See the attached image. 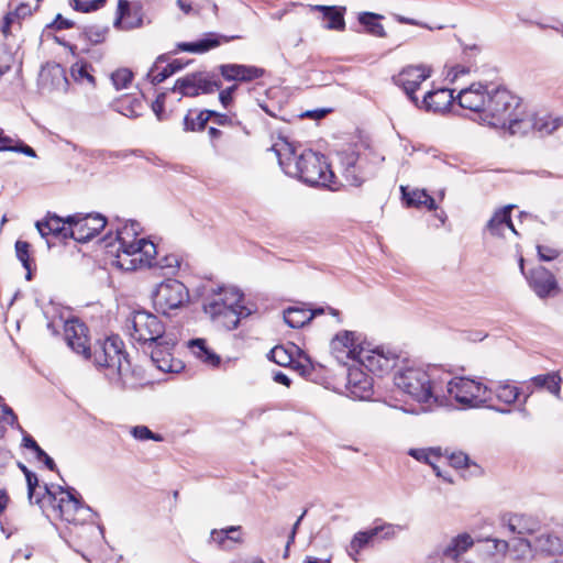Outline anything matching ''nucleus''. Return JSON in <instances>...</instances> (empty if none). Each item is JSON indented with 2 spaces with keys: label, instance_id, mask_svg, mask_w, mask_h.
Segmentation results:
<instances>
[{
  "label": "nucleus",
  "instance_id": "nucleus-22",
  "mask_svg": "<svg viewBox=\"0 0 563 563\" xmlns=\"http://www.w3.org/2000/svg\"><path fill=\"white\" fill-rule=\"evenodd\" d=\"M144 12L140 2L130 3L128 0H119L114 26L122 25L124 30H133L143 26Z\"/></svg>",
  "mask_w": 563,
  "mask_h": 563
},
{
  "label": "nucleus",
  "instance_id": "nucleus-18",
  "mask_svg": "<svg viewBox=\"0 0 563 563\" xmlns=\"http://www.w3.org/2000/svg\"><path fill=\"white\" fill-rule=\"evenodd\" d=\"M64 330L68 346L85 358H90L91 350L88 344L87 327L79 320H69L65 322Z\"/></svg>",
  "mask_w": 563,
  "mask_h": 563
},
{
  "label": "nucleus",
  "instance_id": "nucleus-34",
  "mask_svg": "<svg viewBox=\"0 0 563 563\" xmlns=\"http://www.w3.org/2000/svg\"><path fill=\"white\" fill-rule=\"evenodd\" d=\"M314 10L323 13V18L328 20L325 27L328 30L342 31L345 27L343 12L344 9H338L336 7L327 5H314Z\"/></svg>",
  "mask_w": 563,
  "mask_h": 563
},
{
  "label": "nucleus",
  "instance_id": "nucleus-7",
  "mask_svg": "<svg viewBox=\"0 0 563 563\" xmlns=\"http://www.w3.org/2000/svg\"><path fill=\"white\" fill-rule=\"evenodd\" d=\"M520 106L518 97L501 87L492 88L481 121L493 128L506 129L510 117L516 115Z\"/></svg>",
  "mask_w": 563,
  "mask_h": 563
},
{
  "label": "nucleus",
  "instance_id": "nucleus-45",
  "mask_svg": "<svg viewBox=\"0 0 563 563\" xmlns=\"http://www.w3.org/2000/svg\"><path fill=\"white\" fill-rule=\"evenodd\" d=\"M30 243L26 241L18 240L15 242V253L19 261L22 263V266L26 269V279L31 280L32 271H31V257H30Z\"/></svg>",
  "mask_w": 563,
  "mask_h": 563
},
{
  "label": "nucleus",
  "instance_id": "nucleus-38",
  "mask_svg": "<svg viewBox=\"0 0 563 563\" xmlns=\"http://www.w3.org/2000/svg\"><path fill=\"white\" fill-rule=\"evenodd\" d=\"M533 132L539 133L541 136L551 134L561 126L563 122L561 118H552V115L547 113L542 115L533 113Z\"/></svg>",
  "mask_w": 563,
  "mask_h": 563
},
{
  "label": "nucleus",
  "instance_id": "nucleus-46",
  "mask_svg": "<svg viewBox=\"0 0 563 563\" xmlns=\"http://www.w3.org/2000/svg\"><path fill=\"white\" fill-rule=\"evenodd\" d=\"M268 358L280 366H290L294 364L292 355L282 345H277L268 353Z\"/></svg>",
  "mask_w": 563,
  "mask_h": 563
},
{
  "label": "nucleus",
  "instance_id": "nucleus-44",
  "mask_svg": "<svg viewBox=\"0 0 563 563\" xmlns=\"http://www.w3.org/2000/svg\"><path fill=\"white\" fill-rule=\"evenodd\" d=\"M47 75L53 78L55 89L67 91L69 82L65 69L59 64L49 67L42 76L45 77Z\"/></svg>",
  "mask_w": 563,
  "mask_h": 563
},
{
  "label": "nucleus",
  "instance_id": "nucleus-28",
  "mask_svg": "<svg viewBox=\"0 0 563 563\" xmlns=\"http://www.w3.org/2000/svg\"><path fill=\"white\" fill-rule=\"evenodd\" d=\"M537 552L547 556L563 555V540L554 531H545L533 540Z\"/></svg>",
  "mask_w": 563,
  "mask_h": 563
},
{
  "label": "nucleus",
  "instance_id": "nucleus-6",
  "mask_svg": "<svg viewBox=\"0 0 563 563\" xmlns=\"http://www.w3.org/2000/svg\"><path fill=\"white\" fill-rule=\"evenodd\" d=\"M445 393L462 409L492 408L489 406V402L493 400L492 388L473 378L456 376L449 380L444 379ZM493 408L503 415L510 413V409L507 408Z\"/></svg>",
  "mask_w": 563,
  "mask_h": 563
},
{
  "label": "nucleus",
  "instance_id": "nucleus-33",
  "mask_svg": "<svg viewBox=\"0 0 563 563\" xmlns=\"http://www.w3.org/2000/svg\"><path fill=\"white\" fill-rule=\"evenodd\" d=\"M490 388L493 390V397L507 406L515 404L520 396V388L511 385L507 380L499 382L495 387Z\"/></svg>",
  "mask_w": 563,
  "mask_h": 563
},
{
  "label": "nucleus",
  "instance_id": "nucleus-62",
  "mask_svg": "<svg viewBox=\"0 0 563 563\" xmlns=\"http://www.w3.org/2000/svg\"><path fill=\"white\" fill-rule=\"evenodd\" d=\"M56 30H68L74 26V22L65 19L62 14H57L53 23L49 25Z\"/></svg>",
  "mask_w": 563,
  "mask_h": 563
},
{
  "label": "nucleus",
  "instance_id": "nucleus-5",
  "mask_svg": "<svg viewBox=\"0 0 563 563\" xmlns=\"http://www.w3.org/2000/svg\"><path fill=\"white\" fill-rule=\"evenodd\" d=\"M243 294L232 287L212 289L203 302V311L212 321L225 330L238 328L242 318L249 317L251 310L242 305Z\"/></svg>",
  "mask_w": 563,
  "mask_h": 563
},
{
  "label": "nucleus",
  "instance_id": "nucleus-23",
  "mask_svg": "<svg viewBox=\"0 0 563 563\" xmlns=\"http://www.w3.org/2000/svg\"><path fill=\"white\" fill-rule=\"evenodd\" d=\"M453 101V91L448 88H441L429 91L421 102L418 100L417 107L429 112L443 113L449 110Z\"/></svg>",
  "mask_w": 563,
  "mask_h": 563
},
{
  "label": "nucleus",
  "instance_id": "nucleus-26",
  "mask_svg": "<svg viewBox=\"0 0 563 563\" xmlns=\"http://www.w3.org/2000/svg\"><path fill=\"white\" fill-rule=\"evenodd\" d=\"M504 522L510 532L517 534H532L541 528V520L537 516L529 514L505 516Z\"/></svg>",
  "mask_w": 563,
  "mask_h": 563
},
{
  "label": "nucleus",
  "instance_id": "nucleus-27",
  "mask_svg": "<svg viewBox=\"0 0 563 563\" xmlns=\"http://www.w3.org/2000/svg\"><path fill=\"white\" fill-rule=\"evenodd\" d=\"M168 60V56L166 54L159 55L148 73L146 74L147 79L152 85H158L163 82L166 78L174 75L175 73L181 70L185 67V64L180 59H174L168 63L163 69H159L161 64L166 63Z\"/></svg>",
  "mask_w": 563,
  "mask_h": 563
},
{
  "label": "nucleus",
  "instance_id": "nucleus-36",
  "mask_svg": "<svg viewBox=\"0 0 563 563\" xmlns=\"http://www.w3.org/2000/svg\"><path fill=\"white\" fill-rule=\"evenodd\" d=\"M4 151L22 153L29 157H36V153L31 146L20 140H14L5 135L4 131L0 129V152Z\"/></svg>",
  "mask_w": 563,
  "mask_h": 563
},
{
  "label": "nucleus",
  "instance_id": "nucleus-54",
  "mask_svg": "<svg viewBox=\"0 0 563 563\" xmlns=\"http://www.w3.org/2000/svg\"><path fill=\"white\" fill-rule=\"evenodd\" d=\"M241 529V527H235V526H232V527H229L227 529H221V530H212L211 531V540L216 543H218L219 545H223L224 542L228 540V537H229V533H236L239 532Z\"/></svg>",
  "mask_w": 563,
  "mask_h": 563
},
{
  "label": "nucleus",
  "instance_id": "nucleus-17",
  "mask_svg": "<svg viewBox=\"0 0 563 563\" xmlns=\"http://www.w3.org/2000/svg\"><path fill=\"white\" fill-rule=\"evenodd\" d=\"M397 358V355L391 352L385 353L379 349L369 351L363 349L362 356L357 363L367 371L382 376L395 367Z\"/></svg>",
  "mask_w": 563,
  "mask_h": 563
},
{
  "label": "nucleus",
  "instance_id": "nucleus-43",
  "mask_svg": "<svg viewBox=\"0 0 563 563\" xmlns=\"http://www.w3.org/2000/svg\"><path fill=\"white\" fill-rule=\"evenodd\" d=\"M194 112L190 110L184 118V130L185 131H201L206 128L207 122L209 121V115L207 110L200 111L196 117L192 115Z\"/></svg>",
  "mask_w": 563,
  "mask_h": 563
},
{
  "label": "nucleus",
  "instance_id": "nucleus-40",
  "mask_svg": "<svg viewBox=\"0 0 563 563\" xmlns=\"http://www.w3.org/2000/svg\"><path fill=\"white\" fill-rule=\"evenodd\" d=\"M531 382L538 388H545L555 396L560 395L562 378L559 373L537 375L531 378Z\"/></svg>",
  "mask_w": 563,
  "mask_h": 563
},
{
  "label": "nucleus",
  "instance_id": "nucleus-2",
  "mask_svg": "<svg viewBox=\"0 0 563 563\" xmlns=\"http://www.w3.org/2000/svg\"><path fill=\"white\" fill-rule=\"evenodd\" d=\"M272 150L276 153L278 163L287 175L310 186L336 189L334 173L330 169L324 155L312 150H305L297 155L295 147L285 141L282 144L273 145Z\"/></svg>",
  "mask_w": 563,
  "mask_h": 563
},
{
  "label": "nucleus",
  "instance_id": "nucleus-51",
  "mask_svg": "<svg viewBox=\"0 0 563 563\" xmlns=\"http://www.w3.org/2000/svg\"><path fill=\"white\" fill-rule=\"evenodd\" d=\"M106 0H73V8L80 12L96 11L102 8Z\"/></svg>",
  "mask_w": 563,
  "mask_h": 563
},
{
  "label": "nucleus",
  "instance_id": "nucleus-15",
  "mask_svg": "<svg viewBox=\"0 0 563 563\" xmlns=\"http://www.w3.org/2000/svg\"><path fill=\"white\" fill-rule=\"evenodd\" d=\"M366 155H357L356 152H343L340 154L342 176L350 186L360 187L369 176L373 169L363 165Z\"/></svg>",
  "mask_w": 563,
  "mask_h": 563
},
{
  "label": "nucleus",
  "instance_id": "nucleus-57",
  "mask_svg": "<svg viewBox=\"0 0 563 563\" xmlns=\"http://www.w3.org/2000/svg\"><path fill=\"white\" fill-rule=\"evenodd\" d=\"M356 154L367 156V159L363 161V165L367 168H372L373 173L375 172V166L384 161L383 156H379L378 154L374 153L371 150H366L362 153H356Z\"/></svg>",
  "mask_w": 563,
  "mask_h": 563
},
{
  "label": "nucleus",
  "instance_id": "nucleus-29",
  "mask_svg": "<svg viewBox=\"0 0 563 563\" xmlns=\"http://www.w3.org/2000/svg\"><path fill=\"white\" fill-rule=\"evenodd\" d=\"M512 208V205H508L494 213L486 225L492 235L503 236L505 230H510L512 233L518 234L510 217Z\"/></svg>",
  "mask_w": 563,
  "mask_h": 563
},
{
  "label": "nucleus",
  "instance_id": "nucleus-4",
  "mask_svg": "<svg viewBox=\"0 0 563 563\" xmlns=\"http://www.w3.org/2000/svg\"><path fill=\"white\" fill-rule=\"evenodd\" d=\"M98 367L108 372L110 379L120 380L123 388L134 387L140 379L136 368H132L128 354L124 351V343L118 335H112L103 341H98L91 357Z\"/></svg>",
  "mask_w": 563,
  "mask_h": 563
},
{
  "label": "nucleus",
  "instance_id": "nucleus-1",
  "mask_svg": "<svg viewBox=\"0 0 563 563\" xmlns=\"http://www.w3.org/2000/svg\"><path fill=\"white\" fill-rule=\"evenodd\" d=\"M141 225L137 221H129L117 231V250L114 264L123 271H136L141 268H159L165 274H175L180 265L177 255L169 254L156 258V245L145 239H137Z\"/></svg>",
  "mask_w": 563,
  "mask_h": 563
},
{
  "label": "nucleus",
  "instance_id": "nucleus-61",
  "mask_svg": "<svg viewBox=\"0 0 563 563\" xmlns=\"http://www.w3.org/2000/svg\"><path fill=\"white\" fill-rule=\"evenodd\" d=\"M166 93H159L156 99L152 103V110L156 114L157 119L162 121L164 119V104H165Z\"/></svg>",
  "mask_w": 563,
  "mask_h": 563
},
{
  "label": "nucleus",
  "instance_id": "nucleus-12",
  "mask_svg": "<svg viewBox=\"0 0 563 563\" xmlns=\"http://www.w3.org/2000/svg\"><path fill=\"white\" fill-rule=\"evenodd\" d=\"M67 222L70 225L68 229L70 239L79 243H85L98 235L107 224L106 218L100 213L68 216Z\"/></svg>",
  "mask_w": 563,
  "mask_h": 563
},
{
  "label": "nucleus",
  "instance_id": "nucleus-47",
  "mask_svg": "<svg viewBox=\"0 0 563 563\" xmlns=\"http://www.w3.org/2000/svg\"><path fill=\"white\" fill-rule=\"evenodd\" d=\"M58 490H52L47 485L40 486L36 489V497L40 499L38 501H33L32 504L38 505L40 508L44 509L45 504H49L53 506L55 501H57Z\"/></svg>",
  "mask_w": 563,
  "mask_h": 563
},
{
  "label": "nucleus",
  "instance_id": "nucleus-56",
  "mask_svg": "<svg viewBox=\"0 0 563 563\" xmlns=\"http://www.w3.org/2000/svg\"><path fill=\"white\" fill-rule=\"evenodd\" d=\"M408 206L421 207L428 194L424 190H415L411 194H406L404 190Z\"/></svg>",
  "mask_w": 563,
  "mask_h": 563
},
{
  "label": "nucleus",
  "instance_id": "nucleus-24",
  "mask_svg": "<svg viewBox=\"0 0 563 563\" xmlns=\"http://www.w3.org/2000/svg\"><path fill=\"white\" fill-rule=\"evenodd\" d=\"M220 75L228 81H251L263 77V68L240 64H222L218 67Z\"/></svg>",
  "mask_w": 563,
  "mask_h": 563
},
{
  "label": "nucleus",
  "instance_id": "nucleus-10",
  "mask_svg": "<svg viewBox=\"0 0 563 563\" xmlns=\"http://www.w3.org/2000/svg\"><path fill=\"white\" fill-rule=\"evenodd\" d=\"M221 87L222 81L216 74L196 71L178 78L172 91L178 92L181 97H197L199 95L212 93Z\"/></svg>",
  "mask_w": 563,
  "mask_h": 563
},
{
  "label": "nucleus",
  "instance_id": "nucleus-25",
  "mask_svg": "<svg viewBox=\"0 0 563 563\" xmlns=\"http://www.w3.org/2000/svg\"><path fill=\"white\" fill-rule=\"evenodd\" d=\"M70 225L67 222V218L63 219L56 214L47 213L44 220L36 222V229L40 234L47 239L53 236L57 240L65 241L70 239L68 229Z\"/></svg>",
  "mask_w": 563,
  "mask_h": 563
},
{
  "label": "nucleus",
  "instance_id": "nucleus-3",
  "mask_svg": "<svg viewBox=\"0 0 563 563\" xmlns=\"http://www.w3.org/2000/svg\"><path fill=\"white\" fill-rule=\"evenodd\" d=\"M394 384L415 401L428 407L442 405L445 398L444 379L440 377V369L437 367L399 369L394 375Z\"/></svg>",
  "mask_w": 563,
  "mask_h": 563
},
{
  "label": "nucleus",
  "instance_id": "nucleus-30",
  "mask_svg": "<svg viewBox=\"0 0 563 563\" xmlns=\"http://www.w3.org/2000/svg\"><path fill=\"white\" fill-rule=\"evenodd\" d=\"M533 113L523 112L519 106L516 110V115L510 117L509 122H507L506 129L510 135L523 136L529 132H533Z\"/></svg>",
  "mask_w": 563,
  "mask_h": 563
},
{
  "label": "nucleus",
  "instance_id": "nucleus-21",
  "mask_svg": "<svg viewBox=\"0 0 563 563\" xmlns=\"http://www.w3.org/2000/svg\"><path fill=\"white\" fill-rule=\"evenodd\" d=\"M345 387L352 398L365 400L373 395V378L360 367H350Z\"/></svg>",
  "mask_w": 563,
  "mask_h": 563
},
{
  "label": "nucleus",
  "instance_id": "nucleus-11",
  "mask_svg": "<svg viewBox=\"0 0 563 563\" xmlns=\"http://www.w3.org/2000/svg\"><path fill=\"white\" fill-rule=\"evenodd\" d=\"M57 501L53 504V510L66 522L81 525L91 509L76 498L74 488L64 489L57 486Z\"/></svg>",
  "mask_w": 563,
  "mask_h": 563
},
{
  "label": "nucleus",
  "instance_id": "nucleus-14",
  "mask_svg": "<svg viewBox=\"0 0 563 563\" xmlns=\"http://www.w3.org/2000/svg\"><path fill=\"white\" fill-rule=\"evenodd\" d=\"M431 74L432 69L427 65H408L393 77V81L404 89L415 106H418V98L415 92L419 89L421 82L431 77Z\"/></svg>",
  "mask_w": 563,
  "mask_h": 563
},
{
  "label": "nucleus",
  "instance_id": "nucleus-60",
  "mask_svg": "<svg viewBox=\"0 0 563 563\" xmlns=\"http://www.w3.org/2000/svg\"><path fill=\"white\" fill-rule=\"evenodd\" d=\"M238 89V86L236 85H233V86H230L225 89H222L219 93V100L221 102V104L224 107V108H228L232 100H233V93L234 91Z\"/></svg>",
  "mask_w": 563,
  "mask_h": 563
},
{
  "label": "nucleus",
  "instance_id": "nucleus-58",
  "mask_svg": "<svg viewBox=\"0 0 563 563\" xmlns=\"http://www.w3.org/2000/svg\"><path fill=\"white\" fill-rule=\"evenodd\" d=\"M537 250L540 258L545 262L556 258L560 254L559 250L548 245H538Z\"/></svg>",
  "mask_w": 563,
  "mask_h": 563
},
{
  "label": "nucleus",
  "instance_id": "nucleus-63",
  "mask_svg": "<svg viewBox=\"0 0 563 563\" xmlns=\"http://www.w3.org/2000/svg\"><path fill=\"white\" fill-rule=\"evenodd\" d=\"M209 115V120L212 118L214 123L218 125H228L231 124V118L228 114L219 113L213 110H207Z\"/></svg>",
  "mask_w": 563,
  "mask_h": 563
},
{
  "label": "nucleus",
  "instance_id": "nucleus-16",
  "mask_svg": "<svg viewBox=\"0 0 563 563\" xmlns=\"http://www.w3.org/2000/svg\"><path fill=\"white\" fill-rule=\"evenodd\" d=\"M526 277L539 298L555 297L561 291L555 276L543 266L532 268Z\"/></svg>",
  "mask_w": 563,
  "mask_h": 563
},
{
  "label": "nucleus",
  "instance_id": "nucleus-13",
  "mask_svg": "<svg viewBox=\"0 0 563 563\" xmlns=\"http://www.w3.org/2000/svg\"><path fill=\"white\" fill-rule=\"evenodd\" d=\"M330 350L340 364L346 365L349 361L358 362L363 352L361 335L354 331L342 330L331 340Z\"/></svg>",
  "mask_w": 563,
  "mask_h": 563
},
{
  "label": "nucleus",
  "instance_id": "nucleus-52",
  "mask_svg": "<svg viewBox=\"0 0 563 563\" xmlns=\"http://www.w3.org/2000/svg\"><path fill=\"white\" fill-rule=\"evenodd\" d=\"M131 433L135 439L141 440V441H144V440L162 441V437L159 434L153 433L145 426L133 427L131 430Z\"/></svg>",
  "mask_w": 563,
  "mask_h": 563
},
{
  "label": "nucleus",
  "instance_id": "nucleus-59",
  "mask_svg": "<svg viewBox=\"0 0 563 563\" xmlns=\"http://www.w3.org/2000/svg\"><path fill=\"white\" fill-rule=\"evenodd\" d=\"M470 459L463 452L452 453L450 456V463L455 468H463L468 466Z\"/></svg>",
  "mask_w": 563,
  "mask_h": 563
},
{
  "label": "nucleus",
  "instance_id": "nucleus-41",
  "mask_svg": "<svg viewBox=\"0 0 563 563\" xmlns=\"http://www.w3.org/2000/svg\"><path fill=\"white\" fill-rule=\"evenodd\" d=\"M90 68H91V66L85 60L76 62L70 67V76L76 82H79V84L87 82L90 87H95L96 80H95V77L89 71Z\"/></svg>",
  "mask_w": 563,
  "mask_h": 563
},
{
  "label": "nucleus",
  "instance_id": "nucleus-42",
  "mask_svg": "<svg viewBox=\"0 0 563 563\" xmlns=\"http://www.w3.org/2000/svg\"><path fill=\"white\" fill-rule=\"evenodd\" d=\"M382 16L376 13L364 12V13L360 14L358 21L361 24H363L366 27V30L369 34L377 36V37H385L386 36L385 29H384L383 24H380L377 21Z\"/></svg>",
  "mask_w": 563,
  "mask_h": 563
},
{
  "label": "nucleus",
  "instance_id": "nucleus-35",
  "mask_svg": "<svg viewBox=\"0 0 563 563\" xmlns=\"http://www.w3.org/2000/svg\"><path fill=\"white\" fill-rule=\"evenodd\" d=\"M312 319L313 313H310V309L290 307L284 311L285 322L294 329L303 327Z\"/></svg>",
  "mask_w": 563,
  "mask_h": 563
},
{
  "label": "nucleus",
  "instance_id": "nucleus-50",
  "mask_svg": "<svg viewBox=\"0 0 563 563\" xmlns=\"http://www.w3.org/2000/svg\"><path fill=\"white\" fill-rule=\"evenodd\" d=\"M108 29L107 27H100V26H87L84 30V34L86 38L91 44H99L102 43L106 38Z\"/></svg>",
  "mask_w": 563,
  "mask_h": 563
},
{
  "label": "nucleus",
  "instance_id": "nucleus-49",
  "mask_svg": "<svg viewBox=\"0 0 563 563\" xmlns=\"http://www.w3.org/2000/svg\"><path fill=\"white\" fill-rule=\"evenodd\" d=\"M133 73L129 68H120L112 73L111 80L117 90L125 89L131 84Z\"/></svg>",
  "mask_w": 563,
  "mask_h": 563
},
{
  "label": "nucleus",
  "instance_id": "nucleus-19",
  "mask_svg": "<svg viewBox=\"0 0 563 563\" xmlns=\"http://www.w3.org/2000/svg\"><path fill=\"white\" fill-rule=\"evenodd\" d=\"M490 90L487 85L481 82L472 84L468 88L462 89L457 95L459 104L481 115L484 113Z\"/></svg>",
  "mask_w": 563,
  "mask_h": 563
},
{
  "label": "nucleus",
  "instance_id": "nucleus-37",
  "mask_svg": "<svg viewBox=\"0 0 563 563\" xmlns=\"http://www.w3.org/2000/svg\"><path fill=\"white\" fill-rule=\"evenodd\" d=\"M192 353L205 364L216 367L220 364V356L208 349L203 339H195L190 342Z\"/></svg>",
  "mask_w": 563,
  "mask_h": 563
},
{
  "label": "nucleus",
  "instance_id": "nucleus-53",
  "mask_svg": "<svg viewBox=\"0 0 563 563\" xmlns=\"http://www.w3.org/2000/svg\"><path fill=\"white\" fill-rule=\"evenodd\" d=\"M409 455L415 457L417 461H421V462L428 463L430 465H433L432 461H431V457H438V453L433 449H430V450L411 449L409 451Z\"/></svg>",
  "mask_w": 563,
  "mask_h": 563
},
{
  "label": "nucleus",
  "instance_id": "nucleus-20",
  "mask_svg": "<svg viewBox=\"0 0 563 563\" xmlns=\"http://www.w3.org/2000/svg\"><path fill=\"white\" fill-rule=\"evenodd\" d=\"M175 340L167 336L155 343L151 351V362L164 373L178 372L181 366L179 362H175L172 356V350L175 346Z\"/></svg>",
  "mask_w": 563,
  "mask_h": 563
},
{
  "label": "nucleus",
  "instance_id": "nucleus-9",
  "mask_svg": "<svg viewBox=\"0 0 563 563\" xmlns=\"http://www.w3.org/2000/svg\"><path fill=\"white\" fill-rule=\"evenodd\" d=\"M189 300L187 287L177 279H166L162 282L153 292V303L155 309L168 314L170 311L179 309Z\"/></svg>",
  "mask_w": 563,
  "mask_h": 563
},
{
  "label": "nucleus",
  "instance_id": "nucleus-48",
  "mask_svg": "<svg viewBox=\"0 0 563 563\" xmlns=\"http://www.w3.org/2000/svg\"><path fill=\"white\" fill-rule=\"evenodd\" d=\"M372 529L377 530V537H379L382 540H390L397 536L398 531L407 529V526L385 522L379 526H375Z\"/></svg>",
  "mask_w": 563,
  "mask_h": 563
},
{
  "label": "nucleus",
  "instance_id": "nucleus-64",
  "mask_svg": "<svg viewBox=\"0 0 563 563\" xmlns=\"http://www.w3.org/2000/svg\"><path fill=\"white\" fill-rule=\"evenodd\" d=\"M1 411L4 415V420L11 424L14 426L16 423V416L14 415L13 410L5 404L0 405Z\"/></svg>",
  "mask_w": 563,
  "mask_h": 563
},
{
  "label": "nucleus",
  "instance_id": "nucleus-8",
  "mask_svg": "<svg viewBox=\"0 0 563 563\" xmlns=\"http://www.w3.org/2000/svg\"><path fill=\"white\" fill-rule=\"evenodd\" d=\"M131 338L141 343H156L165 335V325L155 314L147 311H135L126 321Z\"/></svg>",
  "mask_w": 563,
  "mask_h": 563
},
{
  "label": "nucleus",
  "instance_id": "nucleus-32",
  "mask_svg": "<svg viewBox=\"0 0 563 563\" xmlns=\"http://www.w3.org/2000/svg\"><path fill=\"white\" fill-rule=\"evenodd\" d=\"M375 538H377V530H373L372 528L356 532L346 549L349 556L354 562H358L360 552L368 547Z\"/></svg>",
  "mask_w": 563,
  "mask_h": 563
},
{
  "label": "nucleus",
  "instance_id": "nucleus-55",
  "mask_svg": "<svg viewBox=\"0 0 563 563\" xmlns=\"http://www.w3.org/2000/svg\"><path fill=\"white\" fill-rule=\"evenodd\" d=\"M26 484H27V497L30 503L38 501L40 499L36 497V489L40 487L38 478L36 474L33 472L26 473Z\"/></svg>",
  "mask_w": 563,
  "mask_h": 563
},
{
  "label": "nucleus",
  "instance_id": "nucleus-31",
  "mask_svg": "<svg viewBox=\"0 0 563 563\" xmlns=\"http://www.w3.org/2000/svg\"><path fill=\"white\" fill-rule=\"evenodd\" d=\"M474 544L471 534L464 532L453 537L448 544L442 549V554L445 558L456 560L460 555L465 553Z\"/></svg>",
  "mask_w": 563,
  "mask_h": 563
},
{
  "label": "nucleus",
  "instance_id": "nucleus-39",
  "mask_svg": "<svg viewBox=\"0 0 563 563\" xmlns=\"http://www.w3.org/2000/svg\"><path fill=\"white\" fill-rule=\"evenodd\" d=\"M220 45V40L214 34H209L207 37L200 38L191 43H179L178 48L180 51L190 53H205L211 48Z\"/></svg>",
  "mask_w": 563,
  "mask_h": 563
}]
</instances>
